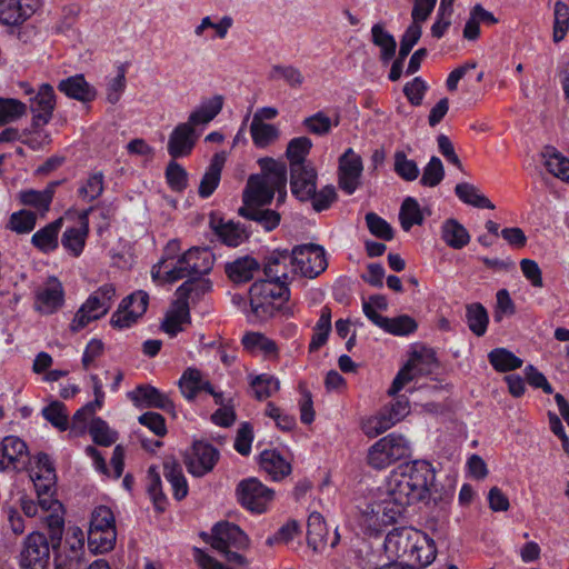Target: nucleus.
Here are the masks:
<instances>
[{"label":"nucleus","mask_w":569,"mask_h":569,"mask_svg":"<svg viewBox=\"0 0 569 569\" xmlns=\"http://www.w3.org/2000/svg\"><path fill=\"white\" fill-rule=\"evenodd\" d=\"M237 492L243 507L259 513L266 510L274 495L273 490L267 488L256 478L242 480L238 485Z\"/></svg>","instance_id":"9b49d317"},{"label":"nucleus","mask_w":569,"mask_h":569,"mask_svg":"<svg viewBox=\"0 0 569 569\" xmlns=\"http://www.w3.org/2000/svg\"><path fill=\"white\" fill-rule=\"evenodd\" d=\"M116 297V288L111 283H106L93 291L86 302L74 315L70 323V330L78 332L87 327L91 321L102 318L111 309Z\"/></svg>","instance_id":"20e7f679"},{"label":"nucleus","mask_w":569,"mask_h":569,"mask_svg":"<svg viewBox=\"0 0 569 569\" xmlns=\"http://www.w3.org/2000/svg\"><path fill=\"white\" fill-rule=\"evenodd\" d=\"M270 78L283 79L291 88H300L305 80L301 71L293 66H273Z\"/></svg>","instance_id":"774afa93"},{"label":"nucleus","mask_w":569,"mask_h":569,"mask_svg":"<svg viewBox=\"0 0 569 569\" xmlns=\"http://www.w3.org/2000/svg\"><path fill=\"white\" fill-rule=\"evenodd\" d=\"M543 156L547 170L555 177L569 182V159L555 151H547Z\"/></svg>","instance_id":"13d9d810"},{"label":"nucleus","mask_w":569,"mask_h":569,"mask_svg":"<svg viewBox=\"0 0 569 569\" xmlns=\"http://www.w3.org/2000/svg\"><path fill=\"white\" fill-rule=\"evenodd\" d=\"M259 268L260 264L254 258L244 256L226 263L224 271L233 283L239 284L252 280Z\"/></svg>","instance_id":"bb28decb"},{"label":"nucleus","mask_w":569,"mask_h":569,"mask_svg":"<svg viewBox=\"0 0 569 569\" xmlns=\"http://www.w3.org/2000/svg\"><path fill=\"white\" fill-rule=\"evenodd\" d=\"M222 106V96L212 97L211 99L202 102L198 109L190 113L188 123L193 128L199 124L209 123L219 114Z\"/></svg>","instance_id":"e433bc0d"},{"label":"nucleus","mask_w":569,"mask_h":569,"mask_svg":"<svg viewBox=\"0 0 569 569\" xmlns=\"http://www.w3.org/2000/svg\"><path fill=\"white\" fill-rule=\"evenodd\" d=\"M51 543L46 535L34 531L27 536L20 552L22 569H46L50 560Z\"/></svg>","instance_id":"6e6552de"},{"label":"nucleus","mask_w":569,"mask_h":569,"mask_svg":"<svg viewBox=\"0 0 569 569\" xmlns=\"http://www.w3.org/2000/svg\"><path fill=\"white\" fill-rule=\"evenodd\" d=\"M89 432L92 440L99 446H111L117 440V432L110 430L107 422L101 418L91 420Z\"/></svg>","instance_id":"052dcab7"},{"label":"nucleus","mask_w":569,"mask_h":569,"mask_svg":"<svg viewBox=\"0 0 569 569\" xmlns=\"http://www.w3.org/2000/svg\"><path fill=\"white\" fill-rule=\"evenodd\" d=\"M441 239L452 249H462L470 241L468 230L456 219H447L441 226Z\"/></svg>","instance_id":"f704fd0d"},{"label":"nucleus","mask_w":569,"mask_h":569,"mask_svg":"<svg viewBox=\"0 0 569 569\" xmlns=\"http://www.w3.org/2000/svg\"><path fill=\"white\" fill-rule=\"evenodd\" d=\"M93 208L84 211L80 216V226L67 228L61 237L62 247L73 257H79L86 246V241L89 234V221L88 213L92 211Z\"/></svg>","instance_id":"aec40b11"},{"label":"nucleus","mask_w":569,"mask_h":569,"mask_svg":"<svg viewBox=\"0 0 569 569\" xmlns=\"http://www.w3.org/2000/svg\"><path fill=\"white\" fill-rule=\"evenodd\" d=\"M409 455L410 446L405 437L390 433L369 448L367 462L370 467L381 470Z\"/></svg>","instance_id":"39448f33"},{"label":"nucleus","mask_w":569,"mask_h":569,"mask_svg":"<svg viewBox=\"0 0 569 569\" xmlns=\"http://www.w3.org/2000/svg\"><path fill=\"white\" fill-rule=\"evenodd\" d=\"M466 320L468 328L473 335L482 337L486 333L489 316L481 303L473 302L466 306Z\"/></svg>","instance_id":"c03bdc74"},{"label":"nucleus","mask_w":569,"mask_h":569,"mask_svg":"<svg viewBox=\"0 0 569 569\" xmlns=\"http://www.w3.org/2000/svg\"><path fill=\"white\" fill-rule=\"evenodd\" d=\"M317 170L313 164L290 169L291 193L300 201H309L317 189Z\"/></svg>","instance_id":"4468645a"},{"label":"nucleus","mask_w":569,"mask_h":569,"mask_svg":"<svg viewBox=\"0 0 569 569\" xmlns=\"http://www.w3.org/2000/svg\"><path fill=\"white\" fill-rule=\"evenodd\" d=\"M210 227L220 241L229 247H238L249 238L246 226L236 223L232 220L224 221L222 218L211 216Z\"/></svg>","instance_id":"6ab92c4d"},{"label":"nucleus","mask_w":569,"mask_h":569,"mask_svg":"<svg viewBox=\"0 0 569 569\" xmlns=\"http://www.w3.org/2000/svg\"><path fill=\"white\" fill-rule=\"evenodd\" d=\"M219 459V451L210 443L196 441L190 452L184 456V463L188 471L202 477L210 472Z\"/></svg>","instance_id":"f8f14e48"},{"label":"nucleus","mask_w":569,"mask_h":569,"mask_svg":"<svg viewBox=\"0 0 569 569\" xmlns=\"http://www.w3.org/2000/svg\"><path fill=\"white\" fill-rule=\"evenodd\" d=\"M26 113V103L17 99L0 97V126L17 121Z\"/></svg>","instance_id":"603ef678"},{"label":"nucleus","mask_w":569,"mask_h":569,"mask_svg":"<svg viewBox=\"0 0 569 569\" xmlns=\"http://www.w3.org/2000/svg\"><path fill=\"white\" fill-rule=\"evenodd\" d=\"M210 545L224 557L227 562L240 569L248 568L249 560L238 551L231 550V548L244 550L250 545V539L237 525L227 521L217 523L212 528Z\"/></svg>","instance_id":"7ed1b4c3"},{"label":"nucleus","mask_w":569,"mask_h":569,"mask_svg":"<svg viewBox=\"0 0 569 569\" xmlns=\"http://www.w3.org/2000/svg\"><path fill=\"white\" fill-rule=\"evenodd\" d=\"M131 400L136 403L143 402L147 407L161 409L173 413L174 405L168 395L161 392L150 385H140L130 393Z\"/></svg>","instance_id":"412c9836"},{"label":"nucleus","mask_w":569,"mask_h":569,"mask_svg":"<svg viewBox=\"0 0 569 569\" xmlns=\"http://www.w3.org/2000/svg\"><path fill=\"white\" fill-rule=\"evenodd\" d=\"M291 266L295 272L307 278H316L328 266L325 250L321 246L307 243L296 246L291 250Z\"/></svg>","instance_id":"423d86ee"},{"label":"nucleus","mask_w":569,"mask_h":569,"mask_svg":"<svg viewBox=\"0 0 569 569\" xmlns=\"http://www.w3.org/2000/svg\"><path fill=\"white\" fill-rule=\"evenodd\" d=\"M288 262L291 263V253L288 250H274L264 261L266 278L286 281L288 279Z\"/></svg>","instance_id":"c756f323"},{"label":"nucleus","mask_w":569,"mask_h":569,"mask_svg":"<svg viewBox=\"0 0 569 569\" xmlns=\"http://www.w3.org/2000/svg\"><path fill=\"white\" fill-rule=\"evenodd\" d=\"M252 313L259 318L272 317L277 311L290 313L289 307L282 303L290 298L286 281L264 279L253 282L249 289Z\"/></svg>","instance_id":"f03ea898"},{"label":"nucleus","mask_w":569,"mask_h":569,"mask_svg":"<svg viewBox=\"0 0 569 569\" xmlns=\"http://www.w3.org/2000/svg\"><path fill=\"white\" fill-rule=\"evenodd\" d=\"M163 476L171 485L173 497L182 500L188 495V483L181 466L172 457H167L163 461Z\"/></svg>","instance_id":"c85d7f7f"},{"label":"nucleus","mask_w":569,"mask_h":569,"mask_svg":"<svg viewBox=\"0 0 569 569\" xmlns=\"http://www.w3.org/2000/svg\"><path fill=\"white\" fill-rule=\"evenodd\" d=\"M331 309L328 306L322 307L320 317L313 328V335L309 343V351L315 352L327 343L331 332Z\"/></svg>","instance_id":"79ce46f5"},{"label":"nucleus","mask_w":569,"mask_h":569,"mask_svg":"<svg viewBox=\"0 0 569 569\" xmlns=\"http://www.w3.org/2000/svg\"><path fill=\"white\" fill-rule=\"evenodd\" d=\"M178 385L182 396L189 401L194 400L200 391L212 392L210 381L204 379L202 372L196 368H187Z\"/></svg>","instance_id":"393cba45"},{"label":"nucleus","mask_w":569,"mask_h":569,"mask_svg":"<svg viewBox=\"0 0 569 569\" xmlns=\"http://www.w3.org/2000/svg\"><path fill=\"white\" fill-rule=\"evenodd\" d=\"M242 197L243 206L262 207L271 203L274 192L260 174H252L248 179Z\"/></svg>","instance_id":"4be33fe9"},{"label":"nucleus","mask_w":569,"mask_h":569,"mask_svg":"<svg viewBox=\"0 0 569 569\" xmlns=\"http://www.w3.org/2000/svg\"><path fill=\"white\" fill-rule=\"evenodd\" d=\"M260 466L273 480H280L291 472V466L274 450L260 453Z\"/></svg>","instance_id":"c9c22d12"},{"label":"nucleus","mask_w":569,"mask_h":569,"mask_svg":"<svg viewBox=\"0 0 569 569\" xmlns=\"http://www.w3.org/2000/svg\"><path fill=\"white\" fill-rule=\"evenodd\" d=\"M307 540L315 552H321L328 545V528L321 513L312 512L307 523Z\"/></svg>","instance_id":"2f4dec72"},{"label":"nucleus","mask_w":569,"mask_h":569,"mask_svg":"<svg viewBox=\"0 0 569 569\" xmlns=\"http://www.w3.org/2000/svg\"><path fill=\"white\" fill-rule=\"evenodd\" d=\"M399 220L402 229L409 231L415 224L423 223V214L418 201L412 197H407L399 211Z\"/></svg>","instance_id":"49530a36"},{"label":"nucleus","mask_w":569,"mask_h":569,"mask_svg":"<svg viewBox=\"0 0 569 569\" xmlns=\"http://www.w3.org/2000/svg\"><path fill=\"white\" fill-rule=\"evenodd\" d=\"M553 16V40L559 42L565 38L569 29V7L562 1H557Z\"/></svg>","instance_id":"0e129e2a"},{"label":"nucleus","mask_w":569,"mask_h":569,"mask_svg":"<svg viewBox=\"0 0 569 569\" xmlns=\"http://www.w3.org/2000/svg\"><path fill=\"white\" fill-rule=\"evenodd\" d=\"M211 282L210 280L203 278L202 276H194L191 279L184 281L177 290H176V300L182 301L189 305V299H199L201 296L210 291Z\"/></svg>","instance_id":"4c0bfd02"},{"label":"nucleus","mask_w":569,"mask_h":569,"mask_svg":"<svg viewBox=\"0 0 569 569\" xmlns=\"http://www.w3.org/2000/svg\"><path fill=\"white\" fill-rule=\"evenodd\" d=\"M192 253H183L177 262L169 267L166 271V280L168 282H176L183 278H193L194 276H202L208 273V264H200V262H193Z\"/></svg>","instance_id":"b1692460"},{"label":"nucleus","mask_w":569,"mask_h":569,"mask_svg":"<svg viewBox=\"0 0 569 569\" xmlns=\"http://www.w3.org/2000/svg\"><path fill=\"white\" fill-rule=\"evenodd\" d=\"M371 37L373 44L381 50V60L383 62L390 61L395 57L397 49V42L393 36L387 32L382 24L376 23L371 28Z\"/></svg>","instance_id":"a18cd8bd"},{"label":"nucleus","mask_w":569,"mask_h":569,"mask_svg":"<svg viewBox=\"0 0 569 569\" xmlns=\"http://www.w3.org/2000/svg\"><path fill=\"white\" fill-rule=\"evenodd\" d=\"M37 214L29 210L13 212L9 220V228L17 233H28L36 227Z\"/></svg>","instance_id":"69168bd1"},{"label":"nucleus","mask_w":569,"mask_h":569,"mask_svg":"<svg viewBox=\"0 0 569 569\" xmlns=\"http://www.w3.org/2000/svg\"><path fill=\"white\" fill-rule=\"evenodd\" d=\"M37 309L43 313L51 315L63 305V288L61 282L50 277L43 287L37 291Z\"/></svg>","instance_id":"a211bd4d"},{"label":"nucleus","mask_w":569,"mask_h":569,"mask_svg":"<svg viewBox=\"0 0 569 569\" xmlns=\"http://www.w3.org/2000/svg\"><path fill=\"white\" fill-rule=\"evenodd\" d=\"M36 465L38 471H32L30 479L32 480L36 490H41L43 492L56 483L54 468L49 456L43 452L38 453Z\"/></svg>","instance_id":"473e14b6"},{"label":"nucleus","mask_w":569,"mask_h":569,"mask_svg":"<svg viewBox=\"0 0 569 569\" xmlns=\"http://www.w3.org/2000/svg\"><path fill=\"white\" fill-rule=\"evenodd\" d=\"M243 347L249 351L260 350L266 355L277 352L276 342L261 333L249 332L242 338Z\"/></svg>","instance_id":"e2e57ef3"},{"label":"nucleus","mask_w":569,"mask_h":569,"mask_svg":"<svg viewBox=\"0 0 569 569\" xmlns=\"http://www.w3.org/2000/svg\"><path fill=\"white\" fill-rule=\"evenodd\" d=\"M191 322L190 308L186 302L174 300L171 309L167 312L161 329L170 337H174L183 330V325Z\"/></svg>","instance_id":"a878e982"},{"label":"nucleus","mask_w":569,"mask_h":569,"mask_svg":"<svg viewBox=\"0 0 569 569\" xmlns=\"http://www.w3.org/2000/svg\"><path fill=\"white\" fill-rule=\"evenodd\" d=\"M224 163V157L220 154H214L209 168L207 169L206 173L203 174L200 186H199V196L201 198H208L210 197L213 191L217 189L220 177H221V170Z\"/></svg>","instance_id":"58836bf2"},{"label":"nucleus","mask_w":569,"mask_h":569,"mask_svg":"<svg viewBox=\"0 0 569 569\" xmlns=\"http://www.w3.org/2000/svg\"><path fill=\"white\" fill-rule=\"evenodd\" d=\"M250 133L252 141L258 148H266L278 140L280 136L279 129L270 123L251 122Z\"/></svg>","instance_id":"3c124183"},{"label":"nucleus","mask_w":569,"mask_h":569,"mask_svg":"<svg viewBox=\"0 0 569 569\" xmlns=\"http://www.w3.org/2000/svg\"><path fill=\"white\" fill-rule=\"evenodd\" d=\"M239 216L260 224L266 231H271L279 226L280 214L262 207L242 206L238 210Z\"/></svg>","instance_id":"72a5a7b5"},{"label":"nucleus","mask_w":569,"mask_h":569,"mask_svg":"<svg viewBox=\"0 0 569 569\" xmlns=\"http://www.w3.org/2000/svg\"><path fill=\"white\" fill-rule=\"evenodd\" d=\"M395 172L405 181H413L419 177V168L415 160L408 159L405 151L398 150L393 156Z\"/></svg>","instance_id":"5fc2aeb1"},{"label":"nucleus","mask_w":569,"mask_h":569,"mask_svg":"<svg viewBox=\"0 0 569 569\" xmlns=\"http://www.w3.org/2000/svg\"><path fill=\"white\" fill-rule=\"evenodd\" d=\"M436 471L431 463L415 460L391 471L385 485L387 497L400 506H410L432 497Z\"/></svg>","instance_id":"f257e3e1"},{"label":"nucleus","mask_w":569,"mask_h":569,"mask_svg":"<svg viewBox=\"0 0 569 569\" xmlns=\"http://www.w3.org/2000/svg\"><path fill=\"white\" fill-rule=\"evenodd\" d=\"M117 539L116 529L88 530V545L96 553L108 552L113 549Z\"/></svg>","instance_id":"8fccbe9b"},{"label":"nucleus","mask_w":569,"mask_h":569,"mask_svg":"<svg viewBox=\"0 0 569 569\" xmlns=\"http://www.w3.org/2000/svg\"><path fill=\"white\" fill-rule=\"evenodd\" d=\"M39 7V0H0V22L17 26L31 17Z\"/></svg>","instance_id":"dca6fc26"},{"label":"nucleus","mask_w":569,"mask_h":569,"mask_svg":"<svg viewBox=\"0 0 569 569\" xmlns=\"http://www.w3.org/2000/svg\"><path fill=\"white\" fill-rule=\"evenodd\" d=\"M407 506H400L391 498H386L381 503L377 505V509L372 508V513L377 517L380 525L388 526L396 523L402 517Z\"/></svg>","instance_id":"de8ad7c7"},{"label":"nucleus","mask_w":569,"mask_h":569,"mask_svg":"<svg viewBox=\"0 0 569 569\" xmlns=\"http://www.w3.org/2000/svg\"><path fill=\"white\" fill-rule=\"evenodd\" d=\"M196 141L194 128L188 122L179 123L169 136L168 153L172 159L186 157L191 153Z\"/></svg>","instance_id":"f3484780"},{"label":"nucleus","mask_w":569,"mask_h":569,"mask_svg":"<svg viewBox=\"0 0 569 569\" xmlns=\"http://www.w3.org/2000/svg\"><path fill=\"white\" fill-rule=\"evenodd\" d=\"M363 171L361 157L352 148H348L339 158L338 184L347 194H352L360 184Z\"/></svg>","instance_id":"9d476101"},{"label":"nucleus","mask_w":569,"mask_h":569,"mask_svg":"<svg viewBox=\"0 0 569 569\" xmlns=\"http://www.w3.org/2000/svg\"><path fill=\"white\" fill-rule=\"evenodd\" d=\"M62 223V218H58L57 220L48 223L46 227L33 233L31 243L44 253L56 250L59 244L58 234Z\"/></svg>","instance_id":"7c9ffc66"},{"label":"nucleus","mask_w":569,"mask_h":569,"mask_svg":"<svg viewBox=\"0 0 569 569\" xmlns=\"http://www.w3.org/2000/svg\"><path fill=\"white\" fill-rule=\"evenodd\" d=\"M383 330L393 336H407L415 332L418 328L417 321L408 315H401L395 318L387 317Z\"/></svg>","instance_id":"6e6d98bb"},{"label":"nucleus","mask_w":569,"mask_h":569,"mask_svg":"<svg viewBox=\"0 0 569 569\" xmlns=\"http://www.w3.org/2000/svg\"><path fill=\"white\" fill-rule=\"evenodd\" d=\"M456 196L465 203L482 209H495V204L482 194L479 189L469 183V182H460L455 187Z\"/></svg>","instance_id":"ea45409f"},{"label":"nucleus","mask_w":569,"mask_h":569,"mask_svg":"<svg viewBox=\"0 0 569 569\" xmlns=\"http://www.w3.org/2000/svg\"><path fill=\"white\" fill-rule=\"evenodd\" d=\"M251 388L254 391V397L259 401L271 397L280 389V381L268 373L256 376L251 380Z\"/></svg>","instance_id":"864d4df0"},{"label":"nucleus","mask_w":569,"mask_h":569,"mask_svg":"<svg viewBox=\"0 0 569 569\" xmlns=\"http://www.w3.org/2000/svg\"><path fill=\"white\" fill-rule=\"evenodd\" d=\"M148 493L159 511H163L167 505V497L161 489V478L154 466L148 469Z\"/></svg>","instance_id":"4d7b16f0"},{"label":"nucleus","mask_w":569,"mask_h":569,"mask_svg":"<svg viewBox=\"0 0 569 569\" xmlns=\"http://www.w3.org/2000/svg\"><path fill=\"white\" fill-rule=\"evenodd\" d=\"M43 417L59 430L68 428V412L62 402L53 401L42 410Z\"/></svg>","instance_id":"338daca9"},{"label":"nucleus","mask_w":569,"mask_h":569,"mask_svg":"<svg viewBox=\"0 0 569 569\" xmlns=\"http://www.w3.org/2000/svg\"><path fill=\"white\" fill-rule=\"evenodd\" d=\"M0 469L23 470L28 463V447L16 436H7L0 442Z\"/></svg>","instance_id":"ddd939ff"},{"label":"nucleus","mask_w":569,"mask_h":569,"mask_svg":"<svg viewBox=\"0 0 569 569\" xmlns=\"http://www.w3.org/2000/svg\"><path fill=\"white\" fill-rule=\"evenodd\" d=\"M397 422L399 420H395L393 413L388 407H385L377 416L370 417L362 422V431L368 437L373 438L383 433Z\"/></svg>","instance_id":"37998d69"},{"label":"nucleus","mask_w":569,"mask_h":569,"mask_svg":"<svg viewBox=\"0 0 569 569\" xmlns=\"http://www.w3.org/2000/svg\"><path fill=\"white\" fill-rule=\"evenodd\" d=\"M261 166L262 180L273 190V192L282 191L286 189L287 183V169L281 162L271 158H263L259 160Z\"/></svg>","instance_id":"cd10ccee"},{"label":"nucleus","mask_w":569,"mask_h":569,"mask_svg":"<svg viewBox=\"0 0 569 569\" xmlns=\"http://www.w3.org/2000/svg\"><path fill=\"white\" fill-rule=\"evenodd\" d=\"M490 365L499 372H507L522 366V360L505 348H497L488 355Z\"/></svg>","instance_id":"09e8293b"},{"label":"nucleus","mask_w":569,"mask_h":569,"mask_svg":"<svg viewBox=\"0 0 569 569\" xmlns=\"http://www.w3.org/2000/svg\"><path fill=\"white\" fill-rule=\"evenodd\" d=\"M148 302L149 296L142 290L126 297L112 315L111 326L120 329L130 327L147 311Z\"/></svg>","instance_id":"1a4fd4ad"},{"label":"nucleus","mask_w":569,"mask_h":569,"mask_svg":"<svg viewBox=\"0 0 569 569\" xmlns=\"http://www.w3.org/2000/svg\"><path fill=\"white\" fill-rule=\"evenodd\" d=\"M312 148V141L308 137H298L289 141L287 147V158L290 161V169L312 164L306 160L307 154Z\"/></svg>","instance_id":"a19ab883"},{"label":"nucleus","mask_w":569,"mask_h":569,"mask_svg":"<svg viewBox=\"0 0 569 569\" xmlns=\"http://www.w3.org/2000/svg\"><path fill=\"white\" fill-rule=\"evenodd\" d=\"M56 107V94L53 88L43 83L40 86L38 93L31 99L30 111L32 112V127L37 129L47 124L51 118Z\"/></svg>","instance_id":"2eb2a0df"},{"label":"nucleus","mask_w":569,"mask_h":569,"mask_svg":"<svg viewBox=\"0 0 569 569\" xmlns=\"http://www.w3.org/2000/svg\"><path fill=\"white\" fill-rule=\"evenodd\" d=\"M166 179L169 187L176 192L183 191L188 186V173L184 168L176 161V159L168 163L166 169Z\"/></svg>","instance_id":"680f3d73"},{"label":"nucleus","mask_w":569,"mask_h":569,"mask_svg":"<svg viewBox=\"0 0 569 569\" xmlns=\"http://www.w3.org/2000/svg\"><path fill=\"white\" fill-rule=\"evenodd\" d=\"M417 536V532H413L411 529L401 528L393 529L389 532L385 539V548L388 552L393 553L398 558H407L411 560L415 555L416 560L420 566L429 565L435 556L431 553L427 556L425 560L420 557V548L413 541V538Z\"/></svg>","instance_id":"0eeeda50"},{"label":"nucleus","mask_w":569,"mask_h":569,"mask_svg":"<svg viewBox=\"0 0 569 569\" xmlns=\"http://www.w3.org/2000/svg\"><path fill=\"white\" fill-rule=\"evenodd\" d=\"M445 177V168L441 160L433 156L430 158L427 166L423 168L420 183L423 187L433 188L438 186Z\"/></svg>","instance_id":"bf43d9fd"},{"label":"nucleus","mask_w":569,"mask_h":569,"mask_svg":"<svg viewBox=\"0 0 569 569\" xmlns=\"http://www.w3.org/2000/svg\"><path fill=\"white\" fill-rule=\"evenodd\" d=\"M58 90L68 98L81 101L83 103L96 99L97 90L84 79L83 74H76L61 80L58 83Z\"/></svg>","instance_id":"5701e85b"}]
</instances>
